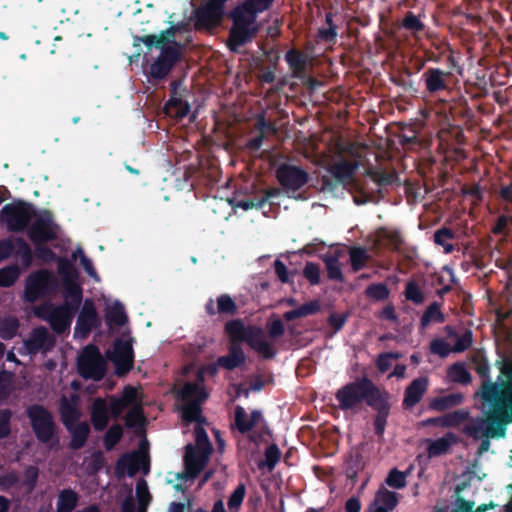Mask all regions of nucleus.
<instances>
[{"instance_id":"obj_2","label":"nucleus","mask_w":512,"mask_h":512,"mask_svg":"<svg viewBox=\"0 0 512 512\" xmlns=\"http://www.w3.org/2000/svg\"><path fill=\"white\" fill-rule=\"evenodd\" d=\"M226 334L231 340L228 354H226V371L245 365L246 355L240 345L242 342L247 343L264 359H272L276 355V350L264 338V331L259 326H245L241 319H233L226 322Z\"/></svg>"},{"instance_id":"obj_38","label":"nucleus","mask_w":512,"mask_h":512,"mask_svg":"<svg viewBox=\"0 0 512 512\" xmlns=\"http://www.w3.org/2000/svg\"><path fill=\"white\" fill-rule=\"evenodd\" d=\"M434 242L438 246H442L445 253H451L454 250V245L449 241L455 238V233L448 227H441L434 232Z\"/></svg>"},{"instance_id":"obj_28","label":"nucleus","mask_w":512,"mask_h":512,"mask_svg":"<svg viewBox=\"0 0 512 512\" xmlns=\"http://www.w3.org/2000/svg\"><path fill=\"white\" fill-rule=\"evenodd\" d=\"M67 431L71 434L69 448L71 450H80L85 446L90 435V426L87 422H80L70 426V429H67Z\"/></svg>"},{"instance_id":"obj_43","label":"nucleus","mask_w":512,"mask_h":512,"mask_svg":"<svg viewBox=\"0 0 512 512\" xmlns=\"http://www.w3.org/2000/svg\"><path fill=\"white\" fill-rule=\"evenodd\" d=\"M444 320L445 317L441 312L440 304L438 302H433L426 308L421 317L420 323L422 327H426L431 322L442 323Z\"/></svg>"},{"instance_id":"obj_42","label":"nucleus","mask_w":512,"mask_h":512,"mask_svg":"<svg viewBox=\"0 0 512 512\" xmlns=\"http://www.w3.org/2000/svg\"><path fill=\"white\" fill-rule=\"evenodd\" d=\"M13 254L20 257L21 263L24 267L31 266L33 262V254L29 244L21 237L15 239V247Z\"/></svg>"},{"instance_id":"obj_62","label":"nucleus","mask_w":512,"mask_h":512,"mask_svg":"<svg viewBox=\"0 0 512 512\" xmlns=\"http://www.w3.org/2000/svg\"><path fill=\"white\" fill-rule=\"evenodd\" d=\"M498 196L504 203L503 209L507 213L512 212V181L505 185L501 184L498 190Z\"/></svg>"},{"instance_id":"obj_50","label":"nucleus","mask_w":512,"mask_h":512,"mask_svg":"<svg viewBox=\"0 0 512 512\" xmlns=\"http://www.w3.org/2000/svg\"><path fill=\"white\" fill-rule=\"evenodd\" d=\"M401 27L410 31L412 34H418L424 31V23L411 11H408L402 22Z\"/></svg>"},{"instance_id":"obj_29","label":"nucleus","mask_w":512,"mask_h":512,"mask_svg":"<svg viewBox=\"0 0 512 512\" xmlns=\"http://www.w3.org/2000/svg\"><path fill=\"white\" fill-rule=\"evenodd\" d=\"M464 401V395L460 392L451 393L444 396L435 397L429 402V409L443 412L453 407L459 406Z\"/></svg>"},{"instance_id":"obj_11","label":"nucleus","mask_w":512,"mask_h":512,"mask_svg":"<svg viewBox=\"0 0 512 512\" xmlns=\"http://www.w3.org/2000/svg\"><path fill=\"white\" fill-rule=\"evenodd\" d=\"M28 238L34 244H45L57 239L56 225L50 211L44 210L27 230Z\"/></svg>"},{"instance_id":"obj_8","label":"nucleus","mask_w":512,"mask_h":512,"mask_svg":"<svg viewBox=\"0 0 512 512\" xmlns=\"http://www.w3.org/2000/svg\"><path fill=\"white\" fill-rule=\"evenodd\" d=\"M56 277L48 270L33 272L26 279L24 297L28 302H35L40 298L50 295L57 288Z\"/></svg>"},{"instance_id":"obj_19","label":"nucleus","mask_w":512,"mask_h":512,"mask_svg":"<svg viewBox=\"0 0 512 512\" xmlns=\"http://www.w3.org/2000/svg\"><path fill=\"white\" fill-rule=\"evenodd\" d=\"M429 385L427 377H418L414 379L405 389L402 406L404 409H412L425 395Z\"/></svg>"},{"instance_id":"obj_46","label":"nucleus","mask_w":512,"mask_h":512,"mask_svg":"<svg viewBox=\"0 0 512 512\" xmlns=\"http://www.w3.org/2000/svg\"><path fill=\"white\" fill-rule=\"evenodd\" d=\"M368 175L379 188L392 185L396 179L395 174L387 173L385 171H369ZM377 192L379 194L377 201H379L380 198L384 197V194L381 189H378Z\"/></svg>"},{"instance_id":"obj_17","label":"nucleus","mask_w":512,"mask_h":512,"mask_svg":"<svg viewBox=\"0 0 512 512\" xmlns=\"http://www.w3.org/2000/svg\"><path fill=\"white\" fill-rule=\"evenodd\" d=\"M486 419V412L484 417H475L470 420L468 424L464 426L463 433L475 440L482 439L479 447L478 454L487 452L490 447L491 438H504L505 436H488V424H482L479 420Z\"/></svg>"},{"instance_id":"obj_54","label":"nucleus","mask_w":512,"mask_h":512,"mask_svg":"<svg viewBox=\"0 0 512 512\" xmlns=\"http://www.w3.org/2000/svg\"><path fill=\"white\" fill-rule=\"evenodd\" d=\"M407 474L398 470L397 468H393L389 471L388 476L385 479V483L392 488L402 489L407 484Z\"/></svg>"},{"instance_id":"obj_58","label":"nucleus","mask_w":512,"mask_h":512,"mask_svg":"<svg viewBox=\"0 0 512 512\" xmlns=\"http://www.w3.org/2000/svg\"><path fill=\"white\" fill-rule=\"evenodd\" d=\"M19 277V270L15 266L0 269V287L12 286Z\"/></svg>"},{"instance_id":"obj_26","label":"nucleus","mask_w":512,"mask_h":512,"mask_svg":"<svg viewBox=\"0 0 512 512\" xmlns=\"http://www.w3.org/2000/svg\"><path fill=\"white\" fill-rule=\"evenodd\" d=\"M458 442L459 438L455 433L447 432L443 437L429 441L427 447L428 456L433 458L447 454L451 446L457 444Z\"/></svg>"},{"instance_id":"obj_7","label":"nucleus","mask_w":512,"mask_h":512,"mask_svg":"<svg viewBox=\"0 0 512 512\" xmlns=\"http://www.w3.org/2000/svg\"><path fill=\"white\" fill-rule=\"evenodd\" d=\"M79 374L84 379L100 381L106 374V361L96 345L89 344L84 347L77 361Z\"/></svg>"},{"instance_id":"obj_34","label":"nucleus","mask_w":512,"mask_h":512,"mask_svg":"<svg viewBox=\"0 0 512 512\" xmlns=\"http://www.w3.org/2000/svg\"><path fill=\"white\" fill-rule=\"evenodd\" d=\"M60 414L62 418V423L66 429H70V426L79 423V410L76 408V406L71 404L65 397L62 399L60 404Z\"/></svg>"},{"instance_id":"obj_30","label":"nucleus","mask_w":512,"mask_h":512,"mask_svg":"<svg viewBox=\"0 0 512 512\" xmlns=\"http://www.w3.org/2000/svg\"><path fill=\"white\" fill-rule=\"evenodd\" d=\"M78 502V493L71 488H65L58 494L56 512H73Z\"/></svg>"},{"instance_id":"obj_3","label":"nucleus","mask_w":512,"mask_h":512,"mask_svg":"<svg viewBox=\"0 0 512 512\" xmlns=\"http://www.w3.org/2000/svg\"><path fill=\"white\" fill-rule=\"evenodd\" d=\"M25 414L38 442L49 446L58 442L57 425L48 408L42 404H31L26 407Z\"/></svg>"},{"instance_id":"obj_14","label":"nucleus","mask_w":512,"mask_h":512,"mask_svg":"<svg viewBox=\"0 0 512 512\" xmlns=\"http://www.w3.org/2000/svg\"><path fill=\"white\" fill-rule=\"evenodd\" d=\"M209 455L210 453H206V451L188 444L183 459L185 471L182 474H178V478H196L207 464Z\"/></svg>"},{"instance_id":"obj_1","label":"nucleus","mask_w":512,"mask_h":512,"mask_svg":"<svg viewBox=\"0 0 512 512\" xmlns=\"http://www.w3.org/2000/svg\"><path fill=\"white\" fill-rule=\"evenodd\" d=\"M335 398L342 411L353 410L365 402L376 412L373 418L375 434L383 437L391 410V395L386 389L379 388L370 378L363 376L338 389Z\"/></svg>"},{"instance_id":"obj_20","label":"nucleus","mask_w":512,"mask_h":512,"mask_svg":"<svg viewBox=\"0 0 512 512\" xmlns=\"http://www.w3.org/2000/svg\"><path fill=\"white\" fill-rule=\"evenodd\" d=\"M63 298L64 302L60 306L75 314L79 310L83 300V289L81 285L73 279H64Z\"/></svg>"},{"instance_id":"obj_63","label":"nucleus","mask_w":512,"mask_h":512,"mask_svg":"<svg viewBox=\"0 0 512 512\" xmlns=\"http://www.w3.org/2000/svg\"><path fill=\"white\" fill-rule=\"evenodd\" d=\"M303 276L311 285H318L320 283L319 265L313 262H307L303 269Z\"/></svg>"},{"instance_id":"obj_6","label":"nucleus","mask_w":512,"mask_h":512,"mask_svg":"<svg viewBox=\"0 0 512 512\" xmlns=\"http://www.w3.org/2000/svg\"><path fill=\"white\" fill-rule=\"evenodd\" d=\"M33 216H35L33 206L23 201L6 204L0 211L1 222L5 223L7 229L11 232L24 231L29 226Z\"/></svg>"},{"instance_id":"obj_25","label":"nucleus","mask_w":512,"mask_h":512,"mask_svg":"<svg viewBox=\"0 0 512 512\" xmlns=\"http://www.w3.org/2000/svg\"><path fill=\"white\" fill-rule=\"evenodd\" d=\"M261 13L258 11L256 6L251 0H244L242 3L237 5L231 10L229 16L233 22H239L243 24H253L256 20L257 14Z\"/></svg>"},{"instance_id":"obj_48","label":"nucleus","mask_w":512,"mask_h":512,"mask_svg":"<svg viewBox=\"0 0 512 512\" xmlns=\"http://www.w3.org/2000/svg\"><path fill=\"white\" fill-rule=\"evenodd\" d=\"M123 437V428L120 424H113L107 430L104 436V446L106 450H112L122 439Z\"/></svg>"},{"instance_id":"obj_56","label":"nucleus","mask_w":512,"mask_h":512,"mask_svg":"<svg viewBox=\"0 0 512 512\" xmlns=\"http://www.w3.org/2000/svg\"><path fill=\"white\" fill-rule=\"evenodd\" d=\"M178 31L177 26H171L168 29L162 31L158 36L156 35V48H165V45H175L178 43L175 40L176 32Z\"/></svg>"},{"instance_id":"obj_35","label":"nucleus","mask_w":512,"mask_h":512,"mask_svg":"<svg viewBox=\"0 0 512 512\" xmlns=\"http://www.w3.org/2000/svg\"><path fill=\"white\" fill-rule=\"evenodd\" d=\"M447 376L451 382L462 385H468L472 381L471 374L462 362H456L449 366Z\"/></svg>"},{"instance_id":"obj_53","label":"nucleus","mask_w":512,"mask_h":512,"mask_svg":"<svg viewBox=\"0 0 512 512\" xmlns=\"http://www.w3.org/2000/svg\"><path fill=\"white\" fill-rule=\"evenodd\" d=\"M246 494V487L243 483H240L236 489L230 495L227 505L231 512H237L241 508L244 497Z\"/></svg>"},{"instance_id":"obj_45","label":"nucleus","mask_w":512,"mask_h":512,"mask_svg":"<svg viewBox=\"0 0 512 512\" xmlns=\"http://www.w3.org/2000/svg\"><path fill=\"white\" fill-rule=\"evenodd\" d=\"M285 60L294 73H302L306 67V58L302 52L290 49L285 55Z\"/></svg>"},{"instance_id":"obj_32","label":"nucleus","mask_w":512,"mask_h":512,"mask_svg":"<svg viewBox=\"0 0 512 512\" xmlns=\"http://www.w3.org/2000/svg\"><path fill=\"white\" fill-rule=\"evenodd\" d=\"M321 309L320 303L318 300H312L310 302L304 303L296 309L287 311L284 313L283 317L286 321H293L298 318L307 317L309 315H314L318 313Z\"/></svg>"},{"instance_id":"obj_55","label":"nucleus","mask_w":512,"mask_h":512,"mask_svg":"<svg viewBox=\"0 0 512 512\" xmlns=\"http://www.w3.org/2000/svg\"><path fill=\"white\" fill-rule=\"evenodd\" d=\"M181 46L179 43L161 49L159 57L174 66L181 59Z\"/></svg>"},{"instance_id":"obj_47","label":"nucleus","mask_w":512,"mask_h":512,"mask_svg":"<svg viewBox=\"0 0 512 512\" xmlns=\"http://www.w3.org/2000/svg\"><path fill=\"white\" fill-rule=\"evenodd\" d=\"M365 294L376 301H385L390 295V290L385 283H372L367 286Z\"/></svg>"},{"instance_id":"obj_27","label":"nucleus","mask_w":512,"mask_h":512,"mask_svg":"<svg viewBox=\"0 0 512 512\" xmlns=\"http://www.w3.org/2000/svg\"><path fill=\"white\" fill-rule=\"evenodd\" d=\"M140 455L137 453L123 454L116 462L115 475L122 478L125 473L134 476L139 470Z\"/></svg>"},{"instance_id":"obj_31","label":"nucleus","mask_w":512,"mask_h":512,"mask_svg":"<svg viewBox=\"0 0 512 512\" xmlns=\"http://www.w3.org/2000/svg\"><path fill=\"white\" fill-rule=\"evenodd\" d=\"M164 112L169 117L182 119L190 112V105L187 101L176 96H172L164 106Z\"/></svg>"},{"instance_id":"obj_5","label":"nucleus","mask_w":512,"mask_h":512,"mask_svg":"<svg viewBox=\"0 0 512 512\" xmlns=\"http://www.w3.org/2000/svg\"><path fill=\"white\" fill-rule=\"evenodd\" d=\"M190 21L196 31L213 32L224 22V0H200Z\"/></svg>"},{"instance_id":"obj_36","label":"nucleus","mask_w":512,"mask_h":512,"mask_svg":"<svg viewBox=\"0 0 512 512\" xmlns=\"http://www.w3.org/2000/svg\"><path fill=\"white\" fill-rule=\"evenodd\" d=\"M355 169V164L349 161H341L332 165L329 171L337 181L344 183L353 177Z\"/></svg>"},{"instance_id":"obj_12","label":"nucleus","mask_w":512,"mask_h":512,"mask_svg":"<svg viewBox=\"0 0 512 512\" xmlns=\"http://www.w3.org/2000/svg\"><path fill=\"white\" fill-rule=\"evenodd\" d=\"M217 368L216 366H206L202 367L197 371L196 381L195 382H186L181 390L178 392V398L182 402H191L198 401V403H202L208 397L206 393L203 382L205 374H209L210 376H214L216 374Z\"/></svg>"},{"instance_id":"obj_51","label":"nucleus","mask_w":512,"mask_h":512,"mask_svg":"<svg viewBox=\"0 0 512 512\" xmlns=\"http://www.w3.org/2000/svg\"><path fill=\"white\" fill-rule=\"evenodd\" d=\"M445 428L457 427L469 419L470 413L467 409H457L453 412L444 414Z\"/></svg>"},{"instance_id":"obj_22","label":"nucleus","mask_w":512,"mask_h":512,"mask_svg":"<svg viewBox=\"0 0 512 512\" xmlns=\"http://www.w3.org/2000/svg\"><path fill=\"white\" fill-rule=\"evenodd\" d=\"M472 362L475 365L474 369H475L476 373L481 378V386L479 388V391L477 392V395L480 397V399L484 405H488L489 400H488V398L486 396V392H485L486 385L495 382V381H492L491 376H490L491 368H490L488 359L486 358V356H484L480 353H477L476 355H474L472 357Z\"/></svg>"},{"instance_id":"obj_60","label":"nucleus","mask_w":512,"mask_h":512,"mask_svg":"<svg viewBox=\"0 0 512 512\" xmlns=\"http://www.w3.org/2000/svg\"><path fill=\"white\" fill-rule=\"evenodd\" d=\"M13 412L9 408L0 409V439L11 434V420Z\"/></svg>"},{"instance_id":"obj_10","label":"nucleus","mask_w":512,"mask_h":512,"mask_svg":"<svg viewBox=\"0 0 512 512\" xmlns=\"http://www.w3.org/2000/svg\"><path fill=\"white\" fill-rule=\"evenodd\" d=\"M277 181L286 192H296L304 187L310 176L303 168L289 164H280L275 172Z\"/></svg>"},{"instance_id":"obj_61","label":"nucleus","mask_w":512,"mask_h":512,"mask_svg":"<svg viewBox=\"0 0 512 512\" xmlns=\"http://www.w3.org/2000/svg\"><path fill=\"white\" fill-rule=\"evenodd\" d=\"M77 255H79V258H80V263H81V266L83 267V269L85 270V272L93 279L95 280H99V276L93 266V263L91 261V259H89L84 251L81 249V248H78L74 253H73V258L76 259L77 258Z\"/></svg>"},{"instance_id":"obj_24","label":"nucleus","mask_w":512,"mask_h":512,"mask_svg":"<svg viewBox=\"0 0 512 512\" xmlns=\"http://www.w3.org/2000/svg\"><path fill=\"white\" fill-rule=\"evenodd\" d=\"M108 402L106 399L97 397L91 407V423L95 430L103 431L110 420Z\"/></svg>"},{"instance_id":"obj_64","label":"nucleus","mask_w":512,"mask_h":512,"mask_svg":"<svg viewBox=\"0 0 512 512\" xmlns=\"http://www.w3.org/2000/svg\"><path fill=\"white\" fill-rule=\"evenodd\" d=\"M473 341V335L471 330H465V332L457 337L454 346L452 347V351L454 353H461L466 351L471 345Z\"/></svg>"},{"instance_id":"obj_9","label":"nucleus","mask_w":512,"mask_h":512,"mask_svg":"<svg viewBox=\"0 0 512 512\" xmlns=\"http://www.w3.org/2000/svg\"><path fill=\"white\" fill-rule=\"evenodd\" d=\"M107 358L115 366V374L123 377L128 374L134 365V351L132 339H116L112 351L106 352Z\"/></svg>"},{"instance_id":"obj_4","label":"nucleus","mask_w":512,"mask_h":512,"mask_svg":"<svg viewBox=\"0 0 512 512\" xmlns=\"http://www.w3.org/2000/svg\"><path fill=\"white\" fill-rule=\"evenodd\" d=\"M230 428L232 430L236 429L241 434L251 432L248 439L256 445L263 440L265 435L271 434L268 423L260 410H252L250 416H248L246 410L240 405L235 407L234 421Z\"/></svg>"},{"instance_id":"obj_57","label":"nucleus","mask_w":512,"mask_h":512,"mask_svg":"<svg viewBox=\"0 0 512 512\" xmlns=\"http://www.w3.org/2000/svg\"><path fill=\"white\" fill-rule=\"evenodd\" d=\"M404 294L406 299L414 304H421L425 299L424 293L415 281L407 282Z\"/></svg>"},{"instance_id":"obj_49","label":"nucleus","mask_w":512,"mask_h":512,"mask_svg":"<svg viewBox=\"0 0 512 512\" xmlns=\"http://www.w3.org/2000/svg\"><path fill=\"white\" fill-rule=\"evenodd\" d=\"M173 66L164 59L158 58L150 65L149 73L153 79L162 80L172 70Z\"/></svg>"},{"instance_id":"obj_15","label":"nucleus","mask_w":512,"mask_h":512,"mask_svg":"<svg viewBox=\"0 0 512 512\" xmlns=\"http://www.w3.org/2000/svg\"><path fill=\"white\" fill-rule=\"evenodd\" d=\"M55 345V337L49 333L46 327L34 328L29 337L24 340V347L27 354L35 356L39 352H48Z\"/></svg>"},{"instance_id":"obj_41","label":"nucleus","mask_w":512,"mask_h":512,"mask_svg":"<svg viewBox=\"0 0 512 512\" xmlns=\"http://www.w3.org/2000/svg\"><path fill=\"white\" fill-rule=\"evenodd\" d=\"M19 326V320L14 316L0 319V338L3 340L13 339L18 333Z\"/></svg>"},{"instance_id":"obj_52","label":"nucleus","mask_w":512,"mask_h":512,"mask_svg":"<svg viewBox=\"0 0 512 512\" xmlns=\"http://www.w3.org/2000/svg\"><path fill=\"white\" fill-rule=\"evenodd\" d=\"M264 455L265 461L263 463H259V468L267 466L269 470H272L281 458V451L275 443H272L266 448Z\"/></svg>"},{"instance_id":"obj_21","label":"nucleus","mask_w":512,"mask_h":512,"mask_svg":"<svg viewBox=\"0 0 512 512\" xmlns=\"http://www.w3.org/2000/svg\"><path fill=\"white\" fill-rule=\"evenodd\" d=\"M499 363L500 375L494 383L486 385V396L503 391H512V357Z\"/></svg>"},{"instance_id":"obj_16","label":"nucleus","mask_w":512,"mask_h":512,"mask_svg":"<svg viewBox=\"0 0 512 512\" xmlns=\"http://www.w3.org/2000/svg\"><path fill=\"white\" fill-rule=\"evenodd\" d=\"M451 72L440 68H427L421 75V81L424 83L425 92L430 95H438L449 87L448 79Z\"/></svg>"},{"instance_id":"obj_13","label":"nucleus","mask_w":512,"mask_h":512,"mask_svg":"<svg viewBox=\"0 0 512 512\" xmlns=\"http://www.w3.org/2000/svg\"><path fill=\"white\" fill-rule=\"evenodd\" d=\"M100 325L101 319L96 310L94 301L91 298L85 299L76 321L74 337L85 339L94 328H98Z\"/></svg>"},{"instance_id":"obj_33","label":"nucleus","mask_w":512,"mask_h":512,"mask_svg":"<svg viewBox=\"0 0 512 512\" xmlns=\"http://www.w3.org/2000/svg\"><path fill=\"white\" fill-rule=\"evenodd\" d=\"M105 320L107 325L123 326L127 323L128 317L126 315L124 306L116 301L112 306L107 307L105 313Z\"/></svg>"},{"instance_id":"obj_40","label":"nucleus","mask_w":512,"mask_h":512,"mask_svg":"<svg viewBox=\"0 0 512 512\" xmlns=\"http://www.w3.org/2000/svg\"><path fill=\"white\" fill-rule=\"evenodd\" d=\"M201 403L198 401L191 402H183L182 406V418L187 423L197 422L199 425L204 419L201 416Z\"/></svg>"},{"instance_id":"obj_23","label":"nucleus","mask_w":512,"mask_h":512,"mask_svg":"<svg viewBox=\"0 0 512 512\" xmlns=\"http://www.w3.org/2000/svg\"><path fill=\"white\" fill-rule=\"evenodd\" d=\"M251 25L252 24L233 22L229 39L226 41V46L231 51H236L238 46H242L252 40L253 35L256 33V29L251 28Z\"/></svg>"},{"instance_id":"obj_39","label":"nucleus","mask_w":512,"mask_h":512,"mask_svg":"<svg viewBox=\"0 0 512 512\" xmlns=\"http://www.w3.org/2000/svg\"><path fill=\"white\" fill-rule=\"evenodd\" d=\"M323 261L325 263L327 277L333 281L344 282V275L338 257L335 255H326Z\"/></svg>"},{"instance_id":"obj_18","label":"nucleus","mask_w":512,"mask_h":512,"mask_svg":"<svg viewBox=\"0 0 512 512\" xmlns=\"http://www.w3.org/2000/svg\"><path fill=\"white\" fill-rule=\"evenodd\" d=\"M74 313L62 306L48 307L44 318L49 322L51 329L57 334H63L71 325Z\"/></svg>"},{"instance_id":"obj_44","label":"nucleus","mask_w":512,"mask_h":512,"mask_svg":"<svg viewBox=\"0 0 512 512\" xmlns=\"http://www.w3.org/2000/svg\"><path fill=\"white\" fill-rule=\"evenodd\" d=\"M350 264L353 272H358L366 266L369 255L363 247H353L349 251Z\"/></svg>"},{"instance_id":"obj_59","label":"nucleus","mask_w":512,"mask_h":512,"mask_svg":"<svg viewBox=\"0 0 512 512\" xmlns=\"http://www.w3.org/2000/svg\"><path fill=\"white\" fill-rule=\"evenodd\" d=\"M195 440H196V447L197 449L206 451V453L212 452V445L209 441V437L207 435V432L201 425H197L195 427Z\"/></svg>"},{"instance_id":"obj_37","label":"nucleus","mask_w":512,"mask_h":512,"mask_svg":"<svg viewBox=\"0 0 512 512\" xmlns=\"http://www.w3.org/2000/svg\"><path fill=\"white\" fill-rule=\"evenodd\" d=\"M373 501L376 503V505L387 508V510L391 512L397 507L399 498L396 492L390 491L386 488H380L376 492Z\"/></svg>"}]
</instances>
